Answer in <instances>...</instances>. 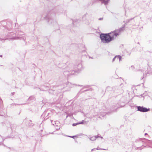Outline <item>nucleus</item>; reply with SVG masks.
<instances>
[{
    "label": "nucleus",
    "mask_w": 152,
    "mask_h": 152,
    "mask_svg": "<svg viewBox=\"0 0 152 152\" xmlns=\"http://www.w3.org/2000/svg\"><path fill=\"white\" fill-rule=\"evenodd\" d=\"M2 55H0V57H2Z\"/></svg>",
    "instance_id": "36"
},
{
    "label": "nucleus",
    "mask_w": 152,
    "mask_h": 152,
    "mask_svg": "<svg viewBox=\"0 0 152 152\" xmlns=\"http://www.w3.org/2000/svg\"><path fill=\"white\" fill-rule=\"evenodd\" d=\"M125 25H124L122 27L120 28L119 29H117L115 31H114L112 32L113 34L115 33H118V34L117 36H118L120 34V32L121 31H123L124 29V28L125 27Z\"/></svg>",
    "instance_id": "7"
},
{
    "label": "nucleus",
    "mask_w": 152,
    "mask_h": 152,
    "mask_svg": "<svg viewBox=\"0 0 152 152\" xmlns=\"http://www.w3.org/2000/svg\"><path fill=\"white\" fill-rule=\"evenodd\" d=\"M59 129H60V128H59L58 129H56V130H57V131L58 130H59Z\"/></svg>",
    "instance_id": "33"
},
{
    "label": "nucleus",
    "mask_w": 152,
    "mask_h": 152,
    "mask_svg": "<svg viewBox=\"0 0 152 152\" xmlns=\"http://www.w3.org/2000/svg\"><path fill=\"white\" fill-rule=\"evenodd\" d=\"M99 1L101 2L102 4H103L106 5L109 3L110 0H99Z\"/></svg>",
    "instance_id": "11"
},
{
    "label": "nucleus",
    "mask_w": 152,
    "mask_h": 152,
    "mask_svg": "<svg viewBox=\"0 0 152 152\" xmlns=\"http://www.w3.org/2000/svg\"><path fill=\"white\" fill-rule=\"evenodd\" d=\"M89 58H92V59H93V57H90V56H89Z\"/></svg>",
    "instance_id": "34"
},
{
    "label": "nucleus",
    "mask_w": 152,
    "mask_h": 152,
    "mask_svg": "<svg viewBox=\"0 0 152 152\" xmlns=\"http://www.w3.org/2000/svg\"><path fill=\"white\" fill-rule=\"evenodd\" d=\"M78 86H80V85H79Z\"/></svg>",
    "instance_id": "40"
},
{
    "label": "nucleus",
    "mask_w": 152,
    "mask_h": 152,
    "mask_svg": "<svg viewBox=\"0 0 152 152\" xmlns=\"http://www.w3.org/2000/svg\"><path fill=\"white\" fill-rule=\"evenodd\" d=\"M143 140H145V138L139 139L137 140H136L135 141V142L136 143H138V146L140 147L137 148V149L138 150L139 148H140V146H142L143 145Z\"/></svg>",
    "instance_id": "5"
},
{
    "label": "nucleus",
    "mask_w": 152,
    "mask_h": 152,
    "mask_svg": "<svg viewBox=\"0 0 152 152\" xmlns=\"http://www.w3.org/2000/svg\"><path fill=\"white\" fill-rule=\"evenodd\" d=\"M103 19V18H99V20H102Z\"/></svg>",
    "instance_id": "29"
},
{
    "label": "nucleus",
    "mask_w": 152,
    "mask_h": 152,
    "mask_svg": "<svg viewBox=\"0 0 152 152\" xmlns=\"http://www.w3.org/2000/svg\"><path fill=\"white\" fill-rule=\"evenodd\" d=\"M71 20L72 22L74 25L77 26V23H79L80 22V21H81V19H76L73 20L71 19Z\"/></svg>",
    "instance_id": "10"
},
{
    "label": "nucleus",
    "mask_w": 152,
    "mask_h": 152,
    "mask_svg": "<svg viewBox=\"0 0 152 152\" xmlns=\"http://www.w3.org/2000/svg\"><path fill=\"white\" fill-rule=\"evenodd\" d=\"M117 57L118 58L119 61H120L122 59V57L120 55H117Z\"/></svg>",
    "instance_id": "16"
},
{
    "label": "nucleus",
    "mask_w": 152,
    "mask_h": 152,
    "mask_svg": "<svg viewBox=\"0 0 152 152\" xmlns=\"http://www.w3.org/2000/svg\"><path fill=\"white\" fill-rule=\"evenodd\" d=\"M96 149L97 150H107V149H104V148H100L99 147H97L96 148Z\"/></svg>",
    "instance_id": "19"
},
{
    "label": "nucleus",
    "mask_w": 152,
    "mask_h": 152,
    "mask_svg": "<svg viewBox=\"0 0 152 152\" xmlns=\"http://www.w3.org/2000/svg\"><path fill=\"white\" fill-rule=\"evenodd\" d=\"M20 113V112L19 113V114Z\"/></svg>",
    "instance_id": "45"
},
{
    "label": "nucleus",
    "mask_w": 152,
    "mask_h": 152,
    "mask_svg": "<svg viewBox=\"0 0 152 152\" xmlns=\"http://www.w3.org/2000/svg\"><path fill=\"white\" fill-rule=\"evenodd\" d=\"M78 125V122L76 123H73L72 124V125L73 126H76L77 125Z\"/></svg>",
    "instance_id": "26"
},
{
    "label": "nucleus",
    "mask_w": 152,
    "mask_h": 152,
    "mask_svg": "<svg viewBox=\"0 0 152 152\" xmlns=\"http://www.w3.org/2000/svg\"><path fill=\"white\" fill-rule=\"evenodd\" d=\"M112 89L115 92L118 94L121 93L123 91V90L120 88H118L117 87H113Z\"/></svg>",
    "instance_id": "6"
},
{
    "label": "nucleus",
    "mask_w": 152,
    "mask_h": 152,
    "mask_svg": "<svg viewBox=\"0 0 152 152\" xmlns=\"http://www.w3.org/2000/svg\"><path fill=\"white\" fill-rule=\"evenodd\" d=\"M19 38L20 39H23V40H25L26 39V38L25 37H13L12 38H11V39H17Z\"/></svg>",
    "instance_id": "12"
},
{
    "label": "nucleus",
    "mask_w": 152,
    "mask_h": 152,
    "mask_svg": "<svg viewBox=\"0 0 152 152\" xmlns=\"http://www.w3.org/2000/svg\"><path fill=\"white\" fill-rule=\"evenodd\" d=\"M98 137H101L102 139L103 138V137H102L99 136L98 135L92 137L91 136H90L88 137V138H89V139L92 141H94L96 140V138H97Z\"/></svg>",
    "instance_id": "8"
},
{
    "label": "nucleus",
    "mask_w": 152,
    "mask_h": 152,
    "mask_svg": "<svg viewBox=\"0 0 152 152\" xmlns=\"http://www.w3.org/2000/svg\"><path fill=\"white\" fill-rule=\"evenodd\" d=\"M96 149L95 148H94L91 150V151H95L96 150Z\"/></svg>",
    "instance_id": "30"
},
{
    "label": "nucleus",
    "mask_w": 152,
    "mask_h": 152,
    "mask_svg": "<svg viewBox=\"0 0 152 152\" xmlns=\"http://www.w3.org/2000/svg\"><path fill=\"white\" fill-rule=\"evenodd\" d=\"M15 93L14 92H12L11 93V94L12 95H14V94Z\"/></svg>",
    "instance_id": "32"
},
{
    "label": "nucleus",
    "mask_w": 152,
    "mask_h": 152,
    "mask_svg": "<svg viewBox=\"0 0 152 152\" xmlns=\"http://www.w3.org/2000/svg\"><path fill=\"white\" fill-rule=\"evenodd\" d=\"M46 14L42 13V14H41V17L43 18L50 25L54 27L58 26L57 22L55 20H53V18L55 16V13L54 12V11L51 10L48 12L46 15Z\"/></svg>",
    "instance_id": "1"
},
{
    "label": "nucleus",
    "mask_w": 152,
    "mask_h": 152,
    "mask_svg": "<svg viewBox=\"0 0 152 152\" xmlns=\"http://www.w3.org/2000/svg\"><path fill=\"white\" fill-rule=\"evenodd\" d=\"M131 51H126V52L129 54V55H130V54H131V51H132V50Z\"/></svg>",
    "instance_id": "24"
},
{
    "label": "nucleus",
    "mask_w": 152,
    "mask_h": 152,
    "mask_svg": "<svg viewBox=\"0 0 152 152\" xmlns=\"http://www.w3.org/2000/svg\"><path fill=\"white\" fill-rule=\"evenodd\" d=\"M4 145V146H5V145Z\"/></svg>",
    "instance_id": "43"
},
{
    "label": "nucleus",
    "mask_w": 152,
    "mask_h": 152,
    "mask_svg": "<svg viewBox=\"0 0 152 152\" xmlns=\"http://www.w3.org/2000/svg\"><path fill=\"white\" fill-rule=\"evenodd\" d=\"M49 113H47V112L45 111L42 114V116L45 117V119H47L48 118H46L48 116V115Z\"/></svg>",
    "instance_id": "13"
},
{
    "label": "nucleus",
    "mask_w": 152,
    "mask_h": 152,
    "mask_svg": "<svg viewBox=\"0 0 152 152\" xmlns=\"http://www.w3.org/2000/svg\"><path fill=\"white\" fill-rule=\"evenodd\" d=\"M54 90H50L49 91L50 94H53V92L54 91Z\"/></svg>",
    "instance_id": "21"
},
{
    "label": "nucleus",
    "mask_w": 152,
    "mask_h": 152,
    "mask_svg": "<svg viewBox=\"0 0 152 152\" xmlns=\"http://www.w3.org/2000/svg\"><path fill=\"white\" fill-rule=\"evenodd\" d=\"M90 18V15L87 13L85 14L82 18L83 21H84L86 20H88Z\"/></svg>",
    "instance_id": "9"
},
{
    "label": "nucleus",
    "mask_w": 152,
    "mask_h": 152,
    "mask_svg": "<svg viewBox=\"0 0 152 152\" xmlns=\"http://www.w3.org/2000/svg\"><path fill=\"white\" fill-rule=\"evenodd\" d=\"M85 121L84 120H83L81 121H80V122H78V124H84V122Z\"/></svg>",
    "instance_id": "20"
},
{
    "label": "nucleus",
    "mask_w": 152,
    "mask_h": 152,
    "mask_svg": "<svg viewBox=\"0 0 152 152\" xmlns=\"http://www.w3.org/2000/svg\"><path fill=\"white\" fill-rule=\"evenodd\" d=\"M0 115H1L0 114Z\"/></svg>",
    "instance_id": "46"
},
{
    "label": "nucleus",
    "mask_w": 152,
    "mask_h": 152,
    "mask_svg": "<svg viewBox=\"0 0 152 152\" xmlns=\"http://www.w3.org/2000/svg\"><path fill=\"white\" fill-rule=\"evenodd\" d=\"M88 86H86V88H87Z\"/></svg>",
    "instance_id": "37"
},
{
    "label": "nucleus",
    "mask_w": 152,
    "mask_h": 152,
    "mask_svg": "<svg viewBox=\"0 0 152 152\" xmlns=\"http://www.w3.org/2000/svg\"><path fill=\"white\" fill-rule=\"evenodd\" d=\"M137 110L142 112H146L150 111V109L143 106H137Z\"/></svg>",
    "instance_id": "4"
},
{
    "label": "nucleus",
    "mask_w": 152,
    "mask_h": 152,
    "mask_svg": "<svg viewBox=\"0 0 152 152\" xmlns=\"http://www.w3.org/2000/svg\"><path fill=\"white\" fill-rule=\"evenodd\" d=\"M13 104V105H20L24 104Z\"/></svg>",
    "instance_id": "28"
},
{
    "label": "nucleus",
    "mask_w": 152,
    "mask_h": 152,
    "mask_svg": "<svg viewBox=\"0 0 152 152\" xmlns=\"http://www.w3.org/2000/svg\"><path fill=\"white\" fill-rule=\"evenodd\" d=\"M71 66H72V65L69 64L65 68H63V69H65V70L63 73L64 75L68 76L71 75H74L75 73H78L81 70L82 68V64L80 63H79L75 65L74 66V67L73 68V70H72V68L71 67Z\"/></svg>",
    "instance_id": "2"
},
{
    "label": "nucleus",
    "mask_w": 152,
    "mask_h": 152,
    "mask_svg": "<svg viewBox=\"0 0 152 152\" xmlns=\"http://www.w3.org/2000/svg\"><path fill=\"white\" fill-rule=\"evenodd\" d=\"M35 99V97L33 96H31L28 98L27 100L28 102H32Z\"/></svg>",
    "instance_id": "14"
},
{
    "label": "nucleus",
    "mask_w": 152,
    "mask_h": 152,
    "mask_svg": "<svg viewBox=\"0 0 152 152\" xmlns=\"http://www.w3.org/2000/svg\"><path fill=\"white\" fill-rule=\"evenodd\" d=\"M3 142H0V145H3Z\"/></svg>",
    "instance_id": "31"
},
{
    "label": "nucleus",
    "mask_w": 152,
    "mask_h": 152,
    "mask_svg": "<svg viewBox=\"0 0 152 152\" xmlns=\"http://www.w3.org/2000/svg\"><path fill=\"white\" fill-rule=\"evenodd\" d=\"M134 18H132L129 20H126V23L125 24H126V23H128L130 21L134 19Z\"/></svg>",
    "instance_id": "17"
},
{
    "label": "nucleus",
    "mask_w": 152,
    "mask_h": 152,
    "mask_svg": "<svg viewBox=\"0 0 152 152\" xmlns=\"http://www.w3.org/2000/svg\"><path fill=\"white\" fill-rule=\"evenodd\" d=\"M29 125L31 126H33L34 125V124H33L32 123H31V122H32V121L31 120H30L29 121Z\"/></svg>",
    "instance_id": "22"
},
{
    "label": "nucleus",
    "mask_w": 152,
    "mask_h": 152,
    "mask_svg": "<svg viewBox=\"0 0 152 152\" xmlns=\"http://www.w3.org/2000/svg\"><path fill=\"white\" fill-rule=\"evenodd\" d=\"M147 134H147V133H145V135H147Z\"/></svg>",
    "instance_id": "35"
},
{
    "label": "nucleus",
    "mask_w": 152,
    "mask_h": 152,
    "mask_svg": "<svg viewBox=\"0 0 152 152\" xmlns=\"http://www.w3.org/2000/svg\"><path fill=\"white\" fill-rule=\"evenodd\" d=\"M138 44H140L139 42H138Z\"/></svg>",
    "instance_id": "42"
},
{
    "label": "nucleus",
    "mask_w": 152,
    "mask_h": 152,
    "mask_svg": "<svg viewBox=\"0 0 152 152\" xmlns=\"http://www.w3.org/2000/svg\"><path fill=\"white\" fill-rule=\"evenodd\" d=\"M23 33L21 31L19 32L18 33V34L19 35H22L23 34Z\"/></svg>",
    "instance_id": "27"
},
{
    "label": "nucleus",
    "mask_w": 152,
    "mask_h": 152,
    "mask_svg": "<svg viewBox=\"0 0 152 152\" xmlns=\"http://www.w3.org/2000/svg\"><path fill=\"white\" fill-rule=\"evenodd\" d=\"M8 39V38H6L5 39H4L3 38H1L0 37V41H1L2 42H4L5 41V40L6 39Z\"/></svg>",
    "instance_id": "18"
},
{
    "label": "nucleus",
    "mask_w": 152,
    "mask_h": 152,
    "mask_svg": "<svg viewBox=\"0 0 152 152\" xmlns=\"http://www.w3.org/2000/svg\"><path fill=\"white\" fill-rule=\"evenodd\" d=\"M74 85V84H72V83L69 82L67 83L66 84L67 86L68 87H72L73 86V85Z\"/></svg>",
    "instance_id": "15"
},
{
    "label": "nucleus",
    "mask_w": 152,
    "mask_h": 152,
    "mask_svg": "<svg viewBox=\"0 0 152 152\" xmlns=\"http://www.w3.org/2000/svg\"><path fill=\"white\" fill-rule=\"evenodd\" d=\"M68 136L70 137H71V138H75V137H77V135H75V136Z\"/></svg>",
    "instance_id": "25"
},
{
    "label": "nucleus",
    "mask_w": 152,
    "mask_h": 152,
    "mask_svg": "<svg viewBox=\"0 0 152 152\" xmlns=\"http://www.w3.org/2000/svg\"><path fill=\"white\" fill-rule=\"evenodd\" d=\"M116 59H117V60H118V57H117V58H116Z\"/></svg>",
    "instance_id": "38"
},
{
    "label": "nucleus",
    "mask_w": 152,
    "mask_h": 152,
    "mask_svg": "<svg viewBox=\"0 0 152 152\" xmlns=\"http://www.w3.org/2000/svg\"><path fill=\"white\" fill-rule=\"evenodd\" d=\"M118 34L115 32L113 34L111 32L107 34L101 33L100 34L99 37L102 42L105 43H108L112 41L114 38V36L116 37Z\"/></svg>",
    "instance_id": "3"
},
{
    "label": "nucleus",
    "mask_w": 152,
    "mask_h": 152,
    "mask_svg": "<svg viewBox=\"0 0 152 152\" xmlns=\"http://www.w3.org/2000/svg\"><path fill=\"white\" fill-rule=\"evenodd\" d=\"M87 91V90H86L85 91Z\"/></svg>",
    "instance_id": "44"
},
{
    "label": "nucleus",
    "mask_w": 152,
    "mask_h": 152,
    "mask_svg": "<svg viewBox=\"0 0 152 152\" xmlns=\"http://www.w3.org/2000/svg\"><path fill=\"white\" fill-rule=\"evenodd\" d=\"M117 57V55L115 56V57L113 58L112 60V62H113L115 60Z\"/></svg>",
    "instance_id": "23"
},
{
    "label": "nucleus",
    "mask_w": 152,
    "mask_h": 152,
    "mask_svg": "<svg viewBox=\"0 0 152 152\" xmlns=\"http://www.w3.org/2000/svg\"><path fill=\"white\" fill-rule=\"evenodd\" d=\"M143 78H144V77H142V78H141V79H143Z\"/></svg>",
    "instance_id": "39"
},
{
    "label": "nucleus",
    "mask_w": 152,
    "mask_h": 152,
    "mask_svg": "<svg viewBox=\"0 0 152 152\" xmlns=\"http://www.w3.org/2000/svg\"><path fill=\"white\" fill-rule=\"evenodd\" d=\"M142 95H143V94H142L141 95V96H142Z\"/></svg>",
    "instance_id": "41"
}]
</instances>
